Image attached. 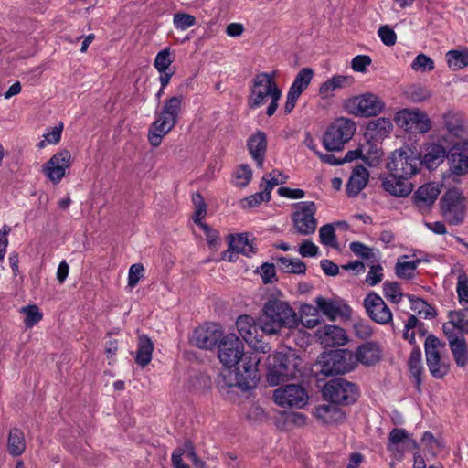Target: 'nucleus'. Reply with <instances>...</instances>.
I'll return each mask as SVG.
<instances>
[{
	"instance_id": "1",
	"label": "nucleus",
	"mask_w": 468,
	"mask_h": 468,
	"mask_svg": "<svg viewBox=\"0 0 468 468\" xmlns=\"http://www.w3.org/2000/svg\"><path fill=\"white\" fill-rule=\"evenodd\" d=\"M298 325L296 312L288 303L278 300H268L259 317V327L267 335H278L283 328H295Z\"/></svg>"
},
{
	"instance_id": "2",
	"label": "nucleus",
	"mask_w": 468,
	"mask_h": 468,
	"mask_svg": "<svg viewBox=\"0 0 468 468\" xmlns=\"http://www.w3.org/2000/svg\"><path fill=\"white\" fill-rule=\"evenodd\" d=\"M183 101L182 95L173 96L165 100L161 110L155 112V120L150 125L147 134L148 142L153 147H158L163 138L177 124Z\"/></svg>"
},
{
	"instance_id": "3",
	"label": "nucleus",
	"mask_w": 468,
	"mask_h": 468,
	"mask_svg": "<svg viewBox=\"0 0 468 468\" xmlns=\"http://www.w3.org/2000/svg\"><path fill=\"white\" fill-rule=\"evenodd\" d=\"M274 78L275 72H262L253 78L248 100V105L250 109H256L264 105L270 99L271 102L266 110V114L268 116L274 114L282 96V90L277 86Z\"/></svg>"
},
{
	"instance_id": "4",
	"label": "nucleus",
	"mask_w": 468,
	"mask_h": 468,
	"mask_svg": "<svg viewBox=\"0 0 468 468\" xmlns=\"http://www.w3.org/2000/svg\"><path fill=\"white\" fill-rule=\"evenodd\" d=\"M299 366L300 358L292 351L274 353L269 357L267 382L275 387L295 378Z\"/></svg>"
},
{
	"instance_id": "5",
	"label": "nucleus",
	"mask_w": 468,
	"mask_h": 468,
	"mask_svg": "<svg viewBox=\"0 0 468 468\" xmlns=\"http://www.w3.org/2000/svg\"><path fill=\"white\" fill-rule=\"evenodd\" d=\"M356 131V122L346 117L336 118L327 128L323 137V145L328 151H340Z\"/></svg>"
},
{
	"instance_id": "6",
	"label": "nucleus",
	"mask_w": 468,
	"mask_h": 468,
	"mask_svg": "<svg viewBox=\"0 0 468 468\" xmlns=\"http://www.w3.org/2000/svg\"><path fill=\"white\" fill-rule=\"evenodd\" d=\"M420 167V154L408 146L395 150L388 163L389 171L409 179L416 175Z\"/></svg>"
},
{
	"instance_id": "7",
	"label": "nucleus",
	"mask_w": 468,
	"mask_h": 468,
	"mask_svg": "<svg viewBox=\"0 0 468 468\" xmlns=\"http://www.w3.org/2000/svg\"><path fill=\"white\" fill-rule=\"evenodd\" d=\"M343 107L349 114L368 118L379 114L385 103L378 95L366 92L345 100Z\"/></svg>"
},
{
	"instance_id": "8",
	"label": "nucleus",
	"mask_w": 468,
	"mask_h": 468,
	"mask_svg": "<svg viewBox=\"0 0 468 468\" xmlns=\"http://www.w3.org/2000/svg\"><path fill=\"white\" fill-rule=\"evenodd\" d=\"M441 212L451 225L461 224L466 212V198L457 188L449 189L440 200Z\"/></svg>"
},
{
	"instance_id": "9",
	"label": "nucleus",
	"mask_w": 468,
	"mask_h": 468,
	"mask_svg": "<svg viewBox=\"0 0 468 468\" xmlns=\"http://www.w3.org/2000/svg\"><path fill=\"white\" fill-rule=\"evenodd\" d=\"M324 397L334 404L354 403L358 396L357 388L344 378H338L328 381L323 390Z\"/></svg>"
},
{
	"instance_id": "10",
	"label": "nucleus",
	"mask_w": 468,
	"mask_h": 468,
	"mask_svg": "<svg viewBox=\"0 0 468 468\" xmlns=\"http://www.w3.org/2000/svg\"><path fill=\"white\" fill-rule=\"evenodd\" d=\"M356 366L355 354L347 349H338L324 356L322 372L324 375L345 374Z\"/></svg>"
},
{
	"instance_id": "11",
	"label": "nucleus",
	"mask_w": 468,
	"mask_h": 468,
	"mask_svg": "<svg viewBox=\"0 0 468 468\" xmlns=\"http://www.w3.org/2000/svg\"><path fill=\"white\" fill-rule=\"evenodd\" d=\"M244 345L234 334L222 337L218 345V356L226 367H233L242 360Z\"/></svg>"
},
{
	"instance_id": "12",
	"label": "nucleus",
	"mask_w": 468,
	"mask_h": 468,
	"mask_svg": "<svg viewBox=\"0 0 468 468\" xmlns=\"http://www.w3.org/2000/svg\"><path fill=\"white\" fill-rule=\"evenodd\" d=\"M295 211L292 216L293 226L301 235L314 233L317 221L314 218L316 205L312 201H303L295 204Z\"/></svg>"
},
{
	"instance_id": "13",
	"label": "nucleus",
	"mask_w": 468,
	"mask_h": 468,
	"mask_svg": "<svg viewBox=\"0 0 468 468\" xmlns=\"http://www.w3.org/2000/svg\"><path fill=\"white\" fill-rule=\"evenodd\" d=\"M395 121L399 126L410 132L425 133L431 128L429 116L419 109H404L398 112Z\"/></svg>"
},
{
	"instance_id": "14",
	"label": "nucleus",
	"mask_w": 468,
	"mask_h": 468,
	"mask_svg": "<svg viewBox=\"0 0 468 468\" xmlns=\"http://www.w3.org/2000/svg\"><path fill=\"white\" fill-rule=\"evenodd\" d=\"M71 165V154L68 150L56 153L43 165L42 172L53 183L58 184L66 176V171Z\"/></svg>"
},
{
	"instance_id": "15",
	"label": "nucleus",
	"mask_w": 468,
	"mask_h": 468,
	"mask_svg": "<svg viewBox=\"0 0 468 468\" xmlns=\"http://www.w3.org/2000/svg\"><path fill=\"white\" fill-rule=\"evenodd\" d=\"M273 399L275 403L282 407L303 408L308 400V396L303 387L291 384L277 388Z\"/></svg>"
},
{
	"instance_id": "16",
	"label": "nucleus",
	"mask_w": 468,
	"mask_h": 468,
	"mask_svg": "<svg viewBox=\"0 0 468 468\" xmlns=\"http://www.w3.org/2000/svg\"><path fill=\"white\" fill-rule=\"evenodd\" d=\"M367 315L379 324H388L393 315L384 300L376 292H369L363 302Z\"/></svg>"
},
{
	"instance_id": "17",
	"label": "nucleus",
	"mask_w": 468,
	"mask_h": 468,
	"mask_svg": "<svg viewBox=\"0 0 468 468\" xmlns=\"http://www.w3.org/2000/svg\"><path fill=\"white\" fill-rule=\"evenodd\" d=\"M313 77L314 71L310 68H303L297 73L287 93L286 102L284 105L285 113L288 114L292 112L299 97L311 83Z\"/></svg>"
},
{
	"instance_id": "18",
	"label": "nucleus",
	"mask_w": 468,
	"mask_h": 468,
	"mask_svg": "<svg viewBox=\"0 0 468 468\" xmlns=\"http://www.w3.org/2000/svg\"><path fill=\"white\" fill-rule=\"evenodd\" d=\"M222 331L217 324H206L193 332L191 341L199 348L212 349L222 338Z\"/></svg>"
},
{
	"instance_id": "19",
	"label": "nucleus",
	"mask_w": 468,
	"mask_h": 468,
	"mask_svg": "<svg viewBox=\"0 0 468 468\" xmlns=\"http://www.w3.org/2000/svg\"><path fill=\"white\" fill-rule=\"evenodd\" d=\"M450 171L453 175L463 176L468 173V141L455 143L447 155Z\"/></svg>"
},
{
	"instance_id": "20",
	"label": "nucleus",
	"mask_w": 468,
	"mask_h": 468,
	"mask_svg": "<svg viewBox=\"0 0 468 468\" xmlns=\"http://www.w3.org/2000/svg\"><path fill=\"white\" fill-rule=\"evenodd\" d=\"M267 136L261 130L256 131L247 139V149L258 168H263L267 153Z\"/></svg>"
},
{
	"instance_id": "21",
	"label": "nucleus",
	"mask_w": 468,
	"mask_h": 468,
	"mask_svg": "<svg viewBox=\"0 0 468 468\" xmlns=\"http://www.w3.org/2000/svg\"><path fill=\"white\" fill-rule=\"evenodd\" d=\"M449 321L443 324L446 337L449 335L463 336L468 334V308L451 311L448 314Z\"/></svg>"
},
{
	"instance_id": "22",
	"label": "nucleus",
	"mask_w": 468,
	"mask_h": 468,
	"mask_svg": "<svg viewBox=\"0 0 468 468\" xmlns=\"http://www.w3.org/2000/svg\"><path fill=\"white\" fill-rule=\"evenodd\" d=\"M317 308L329 320H335L338 316H346L350 313V307L341 299H326L317 296L314 300Z\"/></svg>"
},
{
	"instance_id": "23",
	"label": "nucleus",
	"mask_w": 468,
	"mask_h": 468,
	"mask_svg": "<svg viewBox=\"0 0 468 468\" xmlns=\"http://www.w3.org/2000/svg\"><path fill=\"white\" fill-rule=\"evenodd\" d=\"M381 185L385 191L395 197H407L413 189L409 178L395 175L394 171H390V175L382 178Z\"/></svg>"
},
{
	"instance_id": "24",
	"label": "nucleus",
	"mask_w": 468,
	"mask_h": 468,
	"mask_svg": "<svg viewBox=\"0 0 468 468\" xmlns=\"http://www.w3.org/2000/svg\"><path fill=\"white\" fill-rule=\"evenodd\" d=\"M259 379L260 377L257 370V363L252 364L250 361L246 362V360H243L241 368H237V386L242 390H249L256 387Z\"/></svg>"
},
{
	"instance_id": "25",
	"label": "nucleus",
	"mask_w": 468,
	"mask_h": 468,
	"mask_svg": "<svg viewBox=\"0 0 468 468\" xmlns=\"http://www.w3.org/2000/svg\"><path fill=\"white\" fill-rule=\"evenodd\" d=\"M321 344L324 346H344L347 342L346 331L337 325H325L317 330L316 333Z\"/></svg>"
},
{
	"instance_id": "26",
	"label": "nucleus",
	"mask_w": 468,
	"mask_h": 468,
	"mask_svg": "<svg viewBox=\"0 0 468 468\" xmlns=\"http://www.w3.org/2000/svg\"><path fill=\"white\" fill-rule=\"evenodd\" d=\"M445 148L439 144H428L424 148L423 157L420 158L421 165H425L429 170L437 168L447 157Z\"/></svg>"
},
{
	"instance_id": "27",
	"label": "nucleus",
	"mask_w": 468,
	"mask_h": 468,
	"mask_svg": "<svg viewBox=\"0 0 468 468\" xmlns=\"http://www.w3.org/2000/svg\"><path fill=\"white\" fill-rule=\"evenodd\" d=\"M441 192L440 186L431 182L419 187L415 192V204L420 208L430 207L437 199Z\"/></svg>"
},
{
	"instance_id": "28",
	"label": "nucleus",
	"mask_w": 468,
	"mask_h": 468,
	"mask_svg": "<svg viewBox=\"0 0 468 468\" xmlns=\"http://www.w3.org/2000/svg\"><path fill=\"white\" fill-rule=\"evenodd\" d=\"M355 356L356 363L360 362L366 366H373L380 360L381 349L376 342H367L357 347Z\"/></svg>"
},
{
	"instance_id": "29",
	"label": "nucleus",
	"mask_w": 468,
	"mask_h": 468,
	"mask_svg": "<svg viewBox=\"0 0 468 468\" xmlns=\"http://www.w3.org/2000/svg\"><path fill=\"white\" fill-rule=\"evenodd\" d=\"M369 173L362 165L353 169V172L346 184V194L348 197L357 196L365 188L368 182Z\"/></svg>"
},
{
	"instance_id": "30",
	"label": "nucleus",
	"mask_w": 468,
	"mask_h": 468,
	"mask_svg": "<svg viewBox=\"0 0 468 468\" xmlns=\"http://www.w3.org/2000/svg\"><path fill=\"white\" fill-rule=\"evenodd\" d=\"M449 346L453 359L459 367H464L468 364V347L465 339L463 336L447 337Z\"/></svg>"
},
{
	"instance_id": "31",
	"label": "nucleus",
	"mask_w": 468,
	"mask_h": 468,
	"mask_svg": "<svg viewBox=\"0 0 468 468\" xmlns=\"http://www.w3.org/2000/svg\"><path fill=\"white\" fill-rule=\"evenodd\" d=\"M337 405L331 402V404L318 406L315 409L316 417L326 424L342 421L345 414Z\"/></svg>"
},
{
	"instance_id": "32",
	"label": "nucleus",
	"mask_w": 468,
	"mask_h": 468,
	"mask_svg": "<svg viewBox=\"0 0 468 468\" xmlns=\"http://www.w3.org/2000/svg\"><path fill=\"white\" fill-rule=\"evenodd\" d=\"M236 326L242 338L250 345L256 340L257 325L250 315H240L236 321Z\"/></svg>"
},
{
	"instance_id": "33",
	"label": "nucleus",
	"mask_w": 468,
	"mask_h": 468,
	"mask_svg": "<svg viewBox=\"0 0 468 468\" xmlns=\"http://www.w3.org/2000/svg\"><path fill=\"white\" fill-rule=\"evenodd\" d=\"M352 82L353 79L349 76L335 75L321 84L319 93L322 97L327 98L331 96L335 90L348 87Z\"/></svg>"
},
{
	"instance_id": "34",
	"label": "nucleus",
	"mask_w": 468,
	"mask_h": 468,
	"mask_svg": "<svg viewBox=\"0 0 468 468\" xmlns=\"http://www.w3.org/2000/svg\"><path fill=\"white\" fill-rule=\"evenodd\" d=\"M153 351L154 344L152 340L145 335H140L135 356L136 363L142 367H146L152 360Z\"/></svg>"
},
{
	"instance_id": "35",
	"label": "nucleus",
	"mask_w": 468,
	"mask_h": 468,
	"mask_svg": "<svg viewBox=\"0 0 468 468\" xmlns=\"http://www.w3.org/2000/svg\"><path fill=\"white\" fill-rule=\"evenodd\" d=\"M393 128L392 122L388 118H378L367 124V133L371 137L378 140L388 136Z\"/></svg>"
},
{
	"instance_id": "36",
	"label": "nucleus",
	"mask_w": 468,
	"mask_h": 468,
	"mask_svg": "<svg viewBox=\"0 0 468 468\" xmlns=\"http://www.w3.org/2000/svg\"><path fill=\"white\" fill-rule=\"evenodd\" d=\"M229 247H232L247 257H250L255 253L253 244L249 240L247 234H237L229 236Z\"/></svg>"
},
{
	"instance_id": "37",
	"label": "nucleus",
	"mask_w": 468,
	"mask_h": 468,
	"mask_svg": "<svg viewBox=\"0 0 468 468\" xmlns=\"http://www.w3.org/2000/svg\"><path fill=\"white\" fill-rule=\"evenodd\" d=\"M9 453L13 456L21 455L26 449V441L24 433L17 428L10 431L7 441Z\"/></svg>"
},
{
	"instance_id": "38",
	"label": "nucleus",
	"mask_w": 468,
	"mask_h": 468,
	"mask_svg": "<svg viewBox=\"0 0 468 468\" xmlns=\"http://www.w3.org/2000/svg\"><path fill=\"white\" fill-rule=\"evenodd\" d=\"M279 268L287 273L303 274L306 271V266L300 259H290L287 257H278L276 259Z\"/></svg>"
},
{
	"instance_id": "39",
	"label": "nucleus",
	"mask_w": 468,
	"mask_h": 468,
	"mask_svg": "<svg viewBox=\"0 0 468 468\" xmlns=\"http://www.w3.org/2000/svg\"><path fill=\"white\" fill-rule=\"evenodd\" d=\"M408 366L417 386H420L421 383V374L423 372L421 351L420 347L417 346L411 351Z\"/></svg>"
},
{
	"instance_id": "40",
	"label": "nucleus",
	"mask_w": 468,
	"mask_h": 468,
	"mask_svg": "<svg viewBox=\"0 0 468 468\" xmlns=\"http://www.w3.org/2000/svg\"><path fill=\"white\" fill-rule=\"evenodd\" d=\"M446 59L449 68L452 70L461 69L468 66V49L450 50L446 53Z\"/></svg>"
},
{
	"instance_id": "41",
	"label": "nucleus",
	"mask_w": 468,
	"mask_h": 468,
	"mask_svg": "<svg viewBox=\"0 0 468 468\" xmlns=\"http://www.w3.org/2000/svg\"><path fill=\"white\" fill-rule=\"evenodd\" d=\"M445 346V344L441 342L438 337L433 335H430L424 343L426 361L434 360L435 358L441 357V350Z\"/></svg>"
},
{
	"instance_id": "42",
	"label": "nucleus",
	"mask_w": 468,
	"mask_h": 468,
	"mask_svg": "<svg viewBox=\"0 0 468 468\" xmlns=\"http://www.w3.org/2000/svg\"><path fill=\"white\" fill-rule=\"evenodd\" d=\"M420 442L423 445L424 451L432 456H436L444 448L443 441L436 439L431 431H425L422 434Z\"/></svg>"
},
{
	"instance_id": "43",
	"label": "nucleus",
	"mask_w": 468,
	"mask_h": 468,
	"mask_svg": "<svg viewBox=\"0 0 468 468\" xmlns=\"http://www.w3.org/2000/svg\"><path fill=\"white\" fill-rule=\"evenodd\" d=\"M271 198V193L263 187L262 191L257 192L241 200L243 208H251L261 205L262 202H268Z\"/></svg>"
},
{
	"instance_id": "44",
	"label": "nucleus",
	"mask_w": 468,
	"mask_h": 468,
	"mask_svg": "<svg viewBox=\"0 0 468 468\" xmlns=\"http://www.w3.org/2000/svg\"><path fill=\"white\" fill-rule=\"evenodd\" d=\"M365 148V146H362L361 148L348 151L346 154L344 161L351 162L355 159L362 158L368 165H372L374 161H378L380 158L381 154L377 149L372 153V156L364 155Z\"/></svg>"
},
{
	"instance_id": "45",
	"label": "nucleus",
	"mask_w": 468,
	"mask_h": 468,
	"mask_svg": "<svg viewBox=\"0 0 468 468\" xmlns=\"http://www.w3.org/2000/svg\"><path fill=\"white\" fill-rule=\"evenodd\" d=\"M410 436V433L402 428H394L388 435V449L389 451H398L397 445L404 444Z\"/></svg>"
},
{
	"instance_id": "46",
	"label": "nucleus",
	"mask_w": 468,
	"mask_h": 468,
	"mask_svg": "<svg viewBox=\"0 0 468 468\" xmlns=\"http://www.w3.org/2000/svg\"><path fill=\"white\" fill-rule=\"evenodd\" d=\"M319 238L321 243L325 246L337 249L338 243L336 241L335 228L331 224H326L319 229Z\"/></svg>"
},
{
	"instance_id": "47",
	"label": "nucleus",
	"mask_w": 468,
	"mask_h": 468,
	"mask_svg": "<svg viewBox=\"0 0 468 468\" xmlns=\"http://www.w3.org/2000/svg\"><path fill=\"white\" fill-rule=\"evenodd\" d=\"M21 312L26 314L24 324L27 328L33 327L42 319V314L35 304L22 307Z\"/></svg>"
},
{
	"instance_id": "48",
	"label": "nucleus",
	"mask_w": 468,
	"mask_h": 468,
	"mask_svg": "<svg viewBox=\"0 0 468 468\" xmlns=\"http://www.w3.org/2000/svg\"><path fill=\"white\" fill-rule=\"evenodd\" d=\"M431 376L435 378H442L449 372V366L441 361V357L426 361Z\"/></svg>"
},
{
	"instance_id": "49",
	"label": "nucleus",
	"mask_w": 468,
	"mask_h": 468,
	"mask_svg": "<svg viewBox=\"0 0 468 468\" xmlns=\"http://www.w3.org/2000/svg\"><path fill=\"white\" fill-rule=\"evenodd\" d=\"M419 261H400L396 264V273L399 278L410 279L414 276Z\"/></svg>"
},
{
	"instance_id": "50",
	"label": "nucleus",
	"mask_w": 468,
	"mask_h": 468,
	"mask_svg": "<svg viewBox=\"0 0 468 468\" xmlns=\"http://www.w3.org/2000/svg\"><path fill=\"white\" fill-rule=\"evenodd\" d=\"M405 94L413 102H420L431 97V92L420 85L410 86L405 90Z\"/></svg>"
},
{
	"instance_id": "51",
	"label": "nucleus",
	"mask_w": 468,
	"mask_h": 468,
	"mask_svg": "<svg viewBox=\"0 0 468 468\" xmlns=\"http://www.w3.org/2000/svg\"><path fill=\"white\" fill-rule=\"evenodd\" d=\"M173 62L169 48H165L157 53L154 66L158 71L172 70L170 66Z\"/></svg>"
},
{
	"instance_id": "52",
	"label": "nucleus",
	"mask_w": 468,
	"mask_h": 468,
	"mask_svg": "<svg viewBox=\"0 0 468 468\" xmlns=\"http://www.w3.org/2000/svg\"><path fill=\"white\" fill-rule=\"evenodd\" d=\"M173 24L180 31H185L196 24V17L190 14L177 13L174 16Z\"/></svg>"
},
{
	"instance_id": "53",
	"label": "nucleus",
	"mask_w": 468,
	"mask_h": 468,
	"mask_svg": "<svg viewBox=\"0 0 468 468\" xmlns=\"http://www.w3.org/2000/svg\"><path fill=\"white\" fill-rule=\"evenodd\" d=\"M383 292L385 296L392 303H399L403 296L398 282H385L383 284Z\"/></svg>"
},
{
	"instance_id": "54",
	"label": "nucleus",
	"mask_w": 468,
	"mask_h": 468,
	"mask_svg": "<svg viewBox=\"0 0 468 468\" xmlns=\"http://www.w3.org/2000/svg\"><path fill=\"white\" fill-rule=\"evenodd\" d=\"M414 71H431L434 69L433 60L425 54H419L411 63Z\"/></svg>"
},
{
	"instance_id": "55",
	"label": "nucleus",
	"mask_w": 468,
	"mask_h": 468,
	"mask_svg": "<svg viewBox=\"0 0 468 468\" xmlns=\"http://www.w3.org/2000/svg\"><path fill=\"white\" fill-rule=\"evenodd\" d=\"M62 130V122L58 126L53 127L51 131L44 134V140H41L37 144L38 148H44L47 144H57L60 141Z\"/></svg>"
},
{
	"instance_id": "56",
	"label": "nucleus",
	"mask_w": 468,
	"mask_h": 468,
	"mask_svg": "<svg viewBox=\"0 0 468 468\" xmlns=\"http://www.w3.org/2000/svg\"><path fill=\"white\" fill-rule=\"evenodd\" d=\"M252 170L249 165H240L235 173V182L239 186H246L251 180Z\"/></svg>"
},
{
	"instance_id": "57",
	"label": "nucleus",
	"mask_w": 468,
	"mask_h": 468,
	"mask_svg": "<svg viewBox=\"0 0 468 468\" xmlns=\"http://www.w3.org/2000/svg\"><path fill=\"white\" fill-rule=\"evenodd\" d=\"M456 291L460 303H468V276L464 272L458 275Z\"/></svg>"
},
{
	"instance_id": "58",
	"label": "nucleus",
	"mask_w": 468,
	"mask_h": 468,
	"mask_svg": "<svg viewBox=\"0 0 468 468\" xmlns=\"http://www.w3.org/2000/svg\"><path fill=\"white\" fill-rule=\"evenodd\" d=\"M262 181L264 183L262 186L271 193L275 186L285 183L286 177H284L280 171L273 170L267 176H263Z\"/></svg>"
},
{
	"instance_id": "59",
	"label": "nucleus",
	"mask_w": 468,
	"mask_h": 468,
	"mask_svg": "<svg viewBox=\"0 0 468 468\" xmlns=\"http://www.w3.org/2000/svg\"><path fill=\"white\" fill-rule=\"evenodd\" d=\"M350 250L356 256H359L366 260H374L376 261V254L374 252V250L366 246L365 244L354 241L350 244Z\"/></svg>"
},
{
	"instance_id": "60",
	"label": "nucleus",
	"mask_w": 468,
	"mask_h": 468,
	"mask_svg": "<svg viewBox=\"0 0 468 468\" xmlns=\"http://www.w3.org/2000/svg\"><path fill=\"white\" fill-rule=\"evenodd\" d=\"M378 35L386 46L391 47L395 45L397 41L395 31L388 26H381L378 30Z\"/></svg>"
},
{
	"instance_id": "61",
	"label": "nucleus",
	"mask_w": 468,
	"mask_h": 468,
	"mask_svg": "<svg viewBox=\"0 0 468 468\" xmlns=\"http://www.w3.org/2000/svg\"><path fill=\"white\" fill-rule=\"evenodd\" d=\"M383 268L379 264H373L366 277V282L371 286H375L381 282L383 278Z\"/></svg>"
},
{
	"instance_id": "62",
	"label": "nucleus",
	"mask_w": 468,
	"mask_h": 468,
	"mask_svg": "<svg viewBox=\"0 0 468 468\" xmlns=\"http://www.w3.org/2000/svg\"><path fill=\"white\" fill-rule=\"evenodd\" d=\"M144 271V265L141 263H135L130 267L128 273V285L130 287L133 288L138 283L143 276Z\"/></svg>"
},
{
	"instance_id": "63",
	"label": "nucleus",
	"mask_w": 468,
	"mask_h": 468,
	"mask_svg": "<svg viewBox=\"0 0 468 468\" xmlns=\"http://www.w3.org/2000/svg\"><path fill=\"white\" fill-rule=\"evenodd\" d=\"M372 60L367 55H357L353 58L351 62L352 69L356 72H365L367 67L371 64Z\"/></svg>"
},
{
	"instance_id": "64",
	"label": "nucleus",
	"mask_w": 468,
	"mask_h": 468,
	"mask_svg": "<svg viewBox=\"0 0 468 468\" xmlns=\"http://www.w3.org/2000/svg\"><path fill=\"white\" fill-rule=\"evenodd\" d=\"M354 332L356 336L363 340L371 337L373 334V330L370 324L367 322L362 321L354 324Z\"/></svg>"
}]
</instances>
